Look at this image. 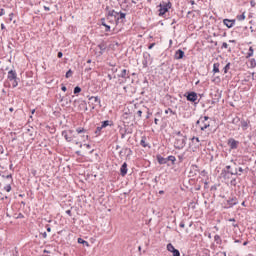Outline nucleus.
<instances>
[{
  "mask_svg": "<svg viewBox=\"0 0 256 256\" xmlns=\"http://www.w3.org/2000/svg\"><path fill=\"white\" fill-rule=\"evenodd\" d=\"M101 127L102 129H105V127H109V121L108 120L103 121Z\"/></svg>",
  "mask_w": 256,
  "mask_h": 256,
  "instance_id": "obj_24",
  "label": "nucleus"
},
{
  "mask_svg": "<svg viewBox=\"0 0 256 256\" xmlns=\"http://www.w3.org/2000/svg\"><path fill=\"white\" fill-rule=\"evenodd\" d=\"M230 183H231V185H236V180L232 179Z\"/></svg>",
  "mask_w": 256,
  "mask_h": 256,
  "instance_id": "obj_50",
  "label": "nucleus"
},
{
  "mask_svg": "<svg viewBox=\"0 0 256 256\" xmlns=\"http://www.w3.org/2000/svg\"><path fill=\"white\" fill-rule=\"evenodd\" d=\"M172 253H173V256H181V253L177 249L175 251H173Z\"/></svg>",
  "mask_w": 256,
  "mask_h": 256,
  "instance_id": "obj_36",
  "label": "nucleus"
},
{
  "mask_svg": "<svg viewBox=\"0 0 256 256\" xmlns=\"http://www.w3.org/2000/svg\"><path fill=\"white\" fill-rule=\"evenodd\" d=\"M250 4H251V7H254L255 2H254V1H251Z\"/></svg>",
  "mask_w": 256,
  "mask_h": 256,
  "instance_id": "obj_60",
  "label": "nucleus"
},
{
  "mask_svg": "<svg viewBox=\"0 0 256 256\" xmlns=\"http://www.w3.org/2000/svg\"><path fill=\"white\" fill-rule=\"evenodd\" d=\"M78 243L81 245H85L86 247H89V242L83 240V238H78Z\"/></svg>",
  "mask_w": 256,
  "mask_h": 256,
  "instance_id": "obj_21",
  "label": "nucleus"
},
{
  "mask_svg": "<svg viewBox=\"0 0 256 256\" xmlns=\"http://www.w3.org/2000/svg\"><path fill=\"white\" fill-rule=\"evenodd\" d=\"M118 77H121L122 79H129V71H127V69H123Z\"/></svg>",
  "mask_w": 256,
  "mask_h": 256,
  "instance_id": "obj_10",
  "label": "nucleus"
},
{
  "mask_svg": "<svg viewBox=\"0 0 256 256\" xmlns=\"http://www.w3.org/2000/svg\"><path fill=\"white\" fill-rule=\"evenodd\" d=\"M101 129H103V127H102V126H98V127L96 128V132H95V133H96V134H97V133H101Z\"/></svg>",
  "mask_w": 256,
  "mask_h": 256,
  "instance_id": "obj_39",
  "label": "nucleus"
},
{
  "mask_svg": "<svg viewBox=\"0 0 256 256\" xmlns=\"http://www.w3.org/2000/svg\"><path fill=\"white\" fill-rule=\"evenodd\" d=\"M8 79L10 81H13V80L17 79V72H15V70H10L8 72Z\"/></svg>",
  "mask_w": 256,
  "mask_h": 256,
  "instance_id": "obj_8",
  "label": "nucleus"
},
{
  "mask_svg": "<svg viewBox=\"0 0 256 256\" xmlns=\"http://www.w3.org/2000/svg\"><path fill=\"white\" fill-rule=\"evenodd\" d=\"M214 239H215V241H219L221 239V237L219 235H215Z\"/></svg>",
  "mask_w": 256,
  "mask_h": 256,
  "instance_id": "obj_43",
  "label": "nucleus"
},
{
  "mask_svg": "<svg viewBox=\"0 0 256 256\" xmlns=\"http://www.w3.org/2000/svg\"><path fill=\"white\" fill-rule=\"evenodd\" d=\"M85 128H77L76 129V133H78V134H81V133H85Z\"/></svg>",
  "mask_w": 256,
  "mask_h": 256,
  "instance_id": "obj_31",
  "label": "nucleus"
},
{
  "mask_svg": "<svg viewBox=\"0 0 256 256\" xmlns=\"http://www.w3.org/2000/svg\"><path fill=\"white\" fill-rule=\"evenodd\" d=\"M187 101H191L192 103H195L197 101V93L195 92H190L186 95Z\"/></svg>",
  "mask_w": 256,
  "mask_h": 256,
  "instance_id": "obj_6",
  "label": "nucleus"
},
{
  "mask_svg": "<svg viewBox=\"0 0 256 256\" xmlns=\"http://www.w3.org/2000/svg\"><path fill=\"white\" fill-rule=\"evenodd\" d=\"M238 21H245V13L237 16Z\"/></svg>",
  "mask_w": 256,
  "mask_h": 256,
  "instance_id": "obj_26",
  "label": "nucleus"
},
{
  "mask_svg": "<svg viewBox=\"0 0 256 256\" xmlns=\"http://www.w3.org/2000/svg\"><path fill=\"white\" fill-rule=\"evenodd\" d=\"M209 119H210L209 116H204L197 121V125H199L201 131H205V129H209V127L211 126Z\"/></svg>",
  "mask_w": 256,
  "mask_h": 256,
  "instance_id": "obj_2",
  "label": "nucleus"
},
{
  "mask_svg": "<svg viewBox=\"0 0 256 256\" xmlns=\"http://www.w3.org/2000/svg\"><path fill=\"white\" fill-rule=\"evenodd\" d=\"M101 24L103 25V27H105V31L106 32H109L111 31V25L107 24V22H105V18H102L101 19Z\"/></svg>",
  "mask_w": 256,
  "mask_h": 256,
  "instance_id": "obj_15",
  "label": "nucleus"
},
{
  "mask_svg": "<svg viewBox=\"0 0 256 256\" xmlns=\"http://www.w3.org/2000/svg\"><path fill=\"white\" fill-rule=\"evenodd\" d=\"M61 90L65 92V91H67V87L66 86H62Z\"/></svg>",
  "mask_w": 256,
  "mask_h": 256,
  "instance_id": "obj_51",
  "label": "nucleus"
},
{
  "mask_svg": "<svg viewBox=\"0 0 256 256\" xmlns=\"http://www.w3.org/2000/svg\"><path fill=\"white\" fill-rule=\"evenodd\" d=\"M62 137H64L66 141L71 142V137H69V133L67 131L62 132Z\"/></svg>",
  "mask_w": 256,
  "mask_h": 256,
  "instance_id": "obj_18",
  "label": "nucleus"
},
{
  "mask_svg": "<svg viewBox=\"0 0 256 256\" xmlns=\"http://www.w3.org/2000/svg\"><path fill=\"white\" fill-rule=\"evenodd\" d=\"M154 123H155V125H157L159 123V119L155 118Z\"/></svg>",
  "mask_w": 256,
  "mask_h": 256,
  "instance_id": "obj_54",
  "label": "nucleus"
},
{
  "mask_svg": "<svg viewBox=\"0 0 256 256\" xmlns=\"http://www.w3.org/2000/svg\"><path fill=\"white\" fill-rule=\"evenodd\" d=\"M250 67H252V68L256 67V61L253 58L250 60Z\"/></svg>",
  "mask_w": 256,
  "mask_h": 256,
  "instance_id": "obj_29",
  "label": "nucleus"
},
{
  "mask_svg": "<svg viewBox=\"0 0 256 256\" xmlns=\"http://www.w3.org/2000/svg\"><path fill=\"white\" fill-rule=\"evenodd\" d=\"M9 111H10L11 113H13V108H9Z\"/></svg>",
  "mask_w": 256,
  "mask_h": 256,
  "instance_id": "obj_64",
  "label": "nucleus"
},
{
  "mask_svg": "<svg viewBox=\"0 0 256 256\" xmlns=\"http://www.w3.org/2000/svg\"><path fill=\"white\" fill-rule=\"evenodd\" d=\"M31 113H32V115H35V109H33V110L31 111Z\"/></svg>",
  "mask_w": 256,
  "mask_h": 256,
  "instance_id": "obj_63",
  "label": "nucleus"
},
{
  "mask_svg": "<svg viewBox=\"0 0 256 256\" xmlns=\"http://www.w3.org/2000/svg\"><path fill=\"white\" fill-rule=\"evenodd\" d=\"M137 115H138V117H141V115H143V111L138 110V111H137Z\"/></svg>",
  "mask_w": 256,
  "mask_h": 256,
  "instance_id": "obj_42",
  "label": "nucleus"
},
{
  "mask_svg": "<svg viewBox=\"0 0 256 256\" xmlns=\"http://www.w3.org/2000/svg\"><path fill=\"white\" fill-rule=\"evenodd\" d=\"M228 146L230 149L234 150L239 147V141L235 140L234 138L228 139Z\"/></svg>",
  "mask_w": 256,
  "mask_h": 256,
  "instance_id": "obj_5",
  "label": "nucleus"
},
{
  "mask_svg": "<svg viewBox=\"0 0 256 256\" xmlns=\"http://www.w3.org/2000/svg\"><path fill=\"white\" fill-rule=\"evenodd\" d=\"M192 143H193L196 147H201V141L199 140L198 137H193V138H192Z\"/></svg>",
  "mask_w": 256,
  "mask_h": 256,
  "instance_id": "obj_16",
  "label": "nucleus"
},
{
  "mask_svg": "<svg viewBox=\"0 0 256 256\" xmlns=\"http://www.w3.org/2000/svg\"><path fill=\"white\" fill-rule=\"evenodd\" d=\"M77 93H81V87H79V86H76L74 88V95H77Z\"/></svg>",
  "mask_w": 256,
  "mask_h": 256,
  "instance_id": "obj_28",
  "label": "nucleus"
},
{
  "mask_svg": "<svg viewBox=\"0 0 256 256\" xmlns=\"http://www.w3.org/2000/svg\"><path fill=\"white\" fill-rule=\"evenodd\" d=\"M237 174H238L237 169L224 171V179H229L231 177L230 175H237Z\"/></svg>",
  "mask_w": 256,
  "mask_h": 256,
  "instance_id": "obj_7",
  "label": "nucleus"
},
{
  "mask_svg": "<svg viewBox=\"0 0 256 256\" xmlns=\"http://www.w3.org/2000/svg\"><path fill=\"white\" fill-rule=\"evenodd\" d=\"M43 239H47V232L42 233Z\"/></svg>",
  "mask_w": 256,
  "mask_h": 256,
  "instance_id": "obj_46",
  "label": "nucleus"
},
{
  "mask_svg": "<svg viewBox=\"0 0 256 256\" xmlns=\"http://www.w3.org/2000/svg\"><path fill=\"white\" fill-rule=\"evenodd\" d=\"M46 229H47L48 233H51V226L47 225Z\"/></svg>",
  "mask_w": 256,
  "mask_h": 256,
  "instance_id": "obj_45",
  "label": "nucleus"
},
{
  "mask_svg": "<svg viewBox=\"0 0 256 256\" xmlns=\"http://www.w3.org/2000/svg\"><path fill=\"white\" fill-rule=\"evenodd\" d=\"M4 189L7 191V193H9L11 191V184L6 185Z\"/></svg>",
  "mask_w": 256,
  "mask_h": 256,
  "instance_id": "obj_33",
  "label": "nucleus"
},
{
  "mask_svg": "<svg viewBox=\"0 0 256 256\" xmlns=\"http://www.w3.org/2000/svg\"><path fill=\"white\" fill-rule=\"evenodd\" d=\"M229 44H227V42H223L222 44V49H228Z\"/></svg>",
  "mask_w": 256,
  "mask_h": 256,
  "instance_id": "obj_37",
  "label": "nucleus"
},
{
  "mask_svg": "<svg viewBox=\"0 0 256 256\" xmlns=\"http://www.w3.org/2000/svg\"><path fill=\"white\" fill-rule=\"evenodd\" d=\"M233 205H237V200L235 198L227 200V205L225 207L229 209L230 207H233Z\"/></svg>",
  "mask_w": 256,
  "mask_h": 256,
  "instance_id": "obj_13",
  "label": "nucleus"
},
{
  "mask_svg": "<svg viewBox=\"0 0 256 256\" xmlns=\"http://www.w3.org/2000/svg\"><path fill=\"white\" fill-rule=\"evenodd\" d=\"M140 144L142 145V147H147V144L145 143L144 139L141 140Z\"/></svg>",
  "mask_w": 256,
  "mask_h": 256,
  "instance_id": "obj_40",
  "label": "nucleus"
},
{
  "mask_svg": "<svg viewBox=\"0 0 256 256\" xmlns=\"http://www.w3.org/2000/svg\"><path fill=\"white\" fill-rule=\"evenodd\" d=\"M171 161L172 163H175L176 159H175V156H169L166 161Z\"/></svg>",
  "mask_w": 256,
  "mask_h": 256,
  "instance_id": "obj_32",
  "label": "nucleus"
},
{
  "mask_svg": "<svg viewBox=\"0 0 256 256\" xmlns=\"http://www.w3.org/2000/svg\"><path fill=\"white\" fill-rule=\"evenodd\" d=\"M3 153V146L0 145V155Z\"/></svg>",
  "mask_w": 256,
  "mask_h": 256,
  "instance_id": "obj_56",
  "label": "nucleus"
},
{
  "mask_svg": "<svg viewBox=\"0 0 256 256\" xmlns=\"http://www.w3.org/2000/svg\"><path fill=\"white\" fill-rule=\"evenodd\" d=\"M1 15H5V10H3V9L1 10L0 16Z\"/></svg>",
  "mask_w": 256,
  "mask_h": 256,
  "instance_id": "obj_59",
  "label": "nucleus"
},
{
  "mask_svg": "<svg viewBox=\"0 0 256 256\" xmlns=\"http://www.w3.org/2000/svg\"><path fill=\"white\" fill-rule=\"evenodd\" d=\"M171 7V2H162L159 5V16L163 17L169 11V8Z\"/></svg>",
  "mask_w": 256,
  "mask_h": 256,
  "instance_id": "obj_4",
  "label": "nucleus"
},
{
  "mask_svg": "<svg viewBox=\"0 0 256 256\" xmlns=\"http://www.w3.org/2000/svg\"><path fill=\"white\" fill-rule=\"evenodd\" d=\"M120 173H121L122 177H125V175H127V164H126V162H124L123 165L121 166Z\"/></svg>",
  "mask_w": 256,
  "mask_h": 256,
  "instance_id": "obj_14",
  "label": "nucleus"
},
{
  "mask_svg": "<svg viewBox=\"0 0 256 256\" xmlns=\"http://www.w3.org/2000/svg\"><path fill=\"white\" fill-rule=\"evenodd\" d=\"M238 171H239V173H243V168L240 167V168L238 169Z\"/></svg>",
  "mask_w": 256,
  "mask_h": 256,
  "instance_id": "obj_61",
  "label": "nucleus"
},
{
  "mask_svg": "<svg viewBox=\"0 0 256 256\" xmlns=\"http://www.w3.org/2000/svg\"><path fill=\"white\" fill-rule=\"evenodd\" d=\"M113 17H115L116 25H117L119 23V21L123 22V19H125V17H127V14H125L123 12H117L115 10H110L109 19H112Z\"/></svg>",
  "mask_w": 256,
  "mask_h": 256,
  "instance_id": "obj_3",
  "label": "nucleus"
},
{
  "mask_svg": "<svg viewBox=\"0 0 256 256\" xmlns=\"http://www.w3.org/2000/svg\"><path fill=\"white\" fill-rule=\"evenodd\" d=\"M99 48H100L101 51H105V45L100 44V45H99Z\"/></svg>",
  "mask_w": 256,
  "mask_h": 256,
  "instance_id": "obj_41",
  "label": "nucleus"
},
{
  "mask_svg": "<svg viewBox=\"0 0 256 256\" xmlns=\"http://www.w3.org/2000/svg\"><path fill=\"white\" fill-rule=\"evenodd\" d=\"M180 227H181L182 229H184V228H185V222H181V223H180Z\"/></svg>",
  "mask_w": 256,
  "mask_h": 256,
  "instance_id": "obj_47",
  "label": "nucleus"
},
{
  "mask_svg": "<svg viewBox=\"0 0 256 256\" xmlns=\"http://www.w3.org/2000/svg\"><path fill=\"white\" fill-rule=\"evenodd\" d=\"M223 23L226 25V27H228V29H231V27L235 25V20L224 19Z\"/></svg>",
  "mask_w": 256,
  "mask_h": 256,
  "instance_id": "obj_9",
  "label": "nucleus"
},
{
  "mask_svg": "<svg viewBox=\"0 0 256 256\" xmlns=\"http://www.w3.org/2000/svg\"><path fill=\"white\" fill-rule=\"evenodd\" d=\"M44 10H45V11H50V8L47 7V6H44Z\"/></svg>",
  "mask_w": 256,
  "mask_h": 256,
  "instance_id": "obj_58",
  "label": "nucleus"
},
{
  "mask_svg": "<svg viewBox=\"0 0 256 256\" xmlns=\"http://www.w3.org/2000/svg\"><path fill=\"white\" fill-rule=\"evenodd\" d=\"M241 127H242L243 131H247V129L249 128V122L242 120Z\"/></svg>",
  "mask_w": 256,
  "mask_h": 256,
  "instance_id": "obj_17",
  "label": "nucleus"
},
{
  "mask_svg": "<svg viewBox=\"0 0 256 256\" xmlns=\"http://www.w3.org/2000/svg\"><path fill=\"white\" fill-rule=\"evenodd\" d=\"M152 47H155V43L150 44L148 49H151Z\"/></svg>",
  "mask_w": 256,
  "mask_h": 256,
  "instance_id": "obj_52",
  "label": "nucleus"
},
{
  "mask_svg": "<svg viewBox=\"0 0 256 256\" xmlns=\"http://www.w3.org/2000/svg\"><path fill=\"white\" fill-rule=\"evenodd\" d=\"M3 177H4V179L9 180L10 183L13 181V176H11V175H7V176H3Z\"/></svg>",
  "mask_w": 256,
  "mask_h": 256,
  "instance_id": "obj_34",
  "label": "nucleus"
},
{
  "mask_svg": "<svg viewBox=\"0 0 256 256\" xmlns=\"http://www.w3.org/2000/svg\"><path fill=\"white\" fill-rule=\"evenodd\" d=\"M224 171H231V166H226V170Z\"/></svg>",
  "mask_w": 256,
  "mask_h": 256,
  "instance_id": "obj_53",
  "label": "nucleus"
},
{
  "mask_svg": "<svg viewBox=\"0 0 256 256\" xmlns=\"http://www.w3.org/2000/svg\"><path fill=\"white\" fill-rule=\"evenodd\" d=\"M167 250L170 252V253H173L176 249H175V246H173V244L169 243L167 245Z\"/></svg>",
  "mask_w": 256,
  "mask_h": 256,
  "instance_id": "obj_20",
  "label": "nucleus"
},
{
  "mask_svg": "<svg viewBox=\"0 0 256 256\" xmlns=\"http://www.w3.org/2000/svg\"><path fill=\"white\" fill-rule=\"evenodd\" d=\"M110 13H111V11L108 12L106 21H108V23H109L110 25H115V23H116V18H115V16H112V18H109V17H111V16H110Z\"/></svg>",
  "mask_w": 256,
  "mask_h": 256,
  "instance_id": "obj_11",
  "label": "nucleus"
},
{
  "mask_svg": "<svg viewBox=\"0 0 256 256\" xmlns=\"http://www.w3.org/2000/svg\"><path fill=\"white\" fill-rule=\"evenodd\" d=\"M66 213L71 217V210H67Z\"/></svg>",
  "mask_w": 256,
  "mask_h": 256,
  "instance_id": "obj_57",
  "label": "nucleus"
},
{
  "mask_svg": "<svg viewBox=\"0 0 256 256\" xmlns=\"http://www.w3.org/2000/svg\"><path fill=\"white\" fill-rule=\"evenodd\" d=\"M17 85H19V82L17 81V78L12 80V87L15 88L17 87Z\"/></svg>",
  "mask_w": 256,
  "mask_h": 256,
  "instance_id": "obj_30",
  "label": "nucleus"
},
{
  "mask_svg": "<svg viewBox=\"0 0 256 256\" xmlns=\"http://www.w3.org/2000/svg\"><path fill=\"white\" fill-rule=\"evenodd\" d=\"M213 73H219V63L213 64Z\"/></svg>",
  "mask_w": 256,
  "mask_h": 256,
  "instance_id": "obj_22",
  "label": "nucleus"
},
{
  "mask_svg": "<svg viewBox=\"0 0 256 256\" xmlns=\"http://www.w3.org/2000/svg\"><path fill=\"white\" fill-rule=\"evenodd\" d=\"M232 123L234 124V125H236L237 123H239V118H234L233 120H232Z\"/></svg>",
  "mask_w": 256,
  "mask_h": 256,
  "instance_id": "obj_38",
  "label": "nucleus"
},
{
  "mask_svg": "<svg viewBox=\"0 0 256 256\" xmlns=\"http://www.w3.org/2000/svg\"><path fill=\"white\" fill-rule=\"evenodd\" d=\"M158 163L160 165H165V163H167V159L166 158H163L161 156H158Z\"/></svg>",
  "mask_w": 256,
  "mask_h": 256,
  "instance_id": "obj_19",
  "label": "nucleus"
},
{
  "mask_svg": "<svg viewBox=\"0 0 256 256\" xmlns=\"http://www.w3.org/2000/svg\"><path fill=\"white\" fill-rule=\"evenodd\" d=\"M179 136H183V134H181V131L176 132V137H179Z\"/></svg>",
  "mask_w": 256,
  "mask_h": 256,
  "instance_id": "obj_48",
  "label": "nucleus"
},
{
  "mask_svg": "<svg viewBox=\"0 0 256 256\" xmlns=\"http://www.w3.org/2000/svg\"><path fill=\"white\" fill-rule=\"evenodd\" d=\"M231 67V63L226 64V66L223 68L224 73H227Z\"/></svg>",
  "mask_w": 256,
  "mask_h": 256,
  "instance_id": "obj_27",
  "label": "nucleus"
},
{
  "mask_svg": "<svg viewBox=\"0 0 256 256\" xmlns=\"http://www.w3.org/2000/svg\"><path fill=\"white\" fill-rule=\"evenodd\" d=\"M248 57H253V47L249 48Z\"/></svg>",
  "mask_w": 256,
  "mask_h": 256,
  "instance_id": "obj_35",
  "label": "nucleus"
},
{
  "mask_svg": "<svg viewBox=\"0 0 256 256\" xmlns=\"http://www.w3.org/2000/svg\"><path fill=\"white\" fill-rule=\"evenodd\" d=\"M73 76V71L70 69L66 72V79H69V77Z\"/></svg>",
  "mask_w": 256,
  "mask_h": 256,
  "instance_id": "obj_25",
  "label": "nucleus"
},
{
  "mask_svg": "<svg viewBox=\"0 0 256 256\" xmlns=\"http://www.w3.org/2000/svg\"><path fill=\"white\" fill-rule=\"evenodd\" d=\"M90 101H94V103H101V100H99V97L92 96L90 98Z\"/></svg>",
  "mask_w": 256,
  "mask_h": 256,
  "instance_id": "obj_23",
  "label": "nucleus"
},
{
  "mask_svg": "<svg viewBox=\"0 0 256 256\" xmlns=\"http://www.w3.org/2000/svg\"><path fill=\"white\" fill-rule=\"evenodd\" d=\"M84 146H85L87 149H91V145H89V144H84Z\"/></svg>",
  "mask_w": 256,
  "mask_h": 256,
  "instance_id": "obj_55",
  "label": "nucleus"
},
{
  "mask_svg": "<svg viewBox=\"0 0 256 256\" xmlns=\"http://www.w3.org/2000/svg\"><path fill=\"white\" fill-rule=\"evenodd\" d=\"M187 145V137L186 136H176L174 147L175 149H183Z\"/></svg>",
  "mask_w": 256,
  "mask_h": 256,
  "instance_id": "obj_1",
  "label": "nucleus"
},
{
  "mask_svg": "<svg viewBox=\"0 0 256 256\" xmlns=\"http://www.w3.org/2000/svg\"><path fill=\"white\" fill-rule=\"evenodd\" d=\"M185 57V52L183 50L179 49L175 53V59H183Z\"/></svg>",
  "mask_w": 256,
  "mask_h": 256,
  "instance_id": "obj_12",
  "label": "nucleus"
},
{
  "mask_svg": "<svg viewBox=\"0 0 256 256\" xmlns=\"http://www.w3.org/2000/svg\"><path fill=\"white\" fill-rule=\"evenodd\" d=\"M108 79L111 81V79H113L112 77H111V74H109L108 75Z\"/></svg>",
  "mask_w": 256,
  "mask_h": 256,
  "instance_id": "obj_62",
  "label": "nucleus"
},
{
  "mask_svg": "<svg viewBox=\"0 0 256 256\" xmlns=\"http://www.w3.org/2000/svg\"><path fill=\"white\" fill-rule=\"evenodd\" d=\"M63 57V52H58V58L61 59Z\"/></svg>",
  "mask_w": 256,
  "mask_h": 256,
  "instance_id": "obj_49",
  "label": "nucleus"
},
{
  "mask_svg": "<svg viewBox=\"0 0 256 256\" xmlns=\"http://www.w3.org/2000/svg\"><path fill=\"white\" fill-rule=\"evenodd\" d=\"M23 217H25V216H23V214L20 213V214H18L17 219H23Z\"/></svg>",
  "mask_w": 256,
  "mask_h": 256,
  "instance_id": "obj_44",
  "label": "nucleus"
}]
</instances>
